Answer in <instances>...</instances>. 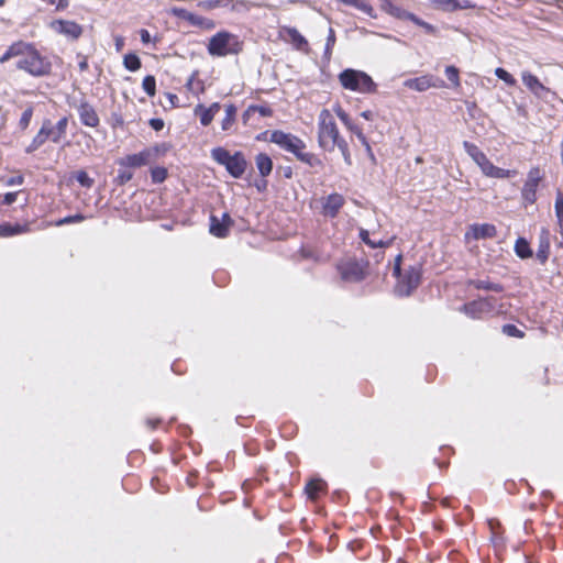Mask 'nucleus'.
Wrapping results in <instances>:
<instances>
[{"label":"nucleus","instance_id":"dca6fc26","mask_svg":"<svg viewBox=\"0 0 563 563\" xmlns=\"http://www.w3.org/2000/svg\"><path fill=\"white\" fill-rule=\"evenodd\" d=\"M344 202L342 195L336 192L329 195L322 200V214L328 218L336 217Z\"/></svg>","mask_w":563,"mask_h":563},{"label":"nucleus","instance_id":"c85d7f7f","mask_svg":"<svg viewBox=\"0 0 563 563\" xmlns=\"http://www.w3.org/2000/svg\"><path fill=\"white\" fill-rule=\"evenodd\" d=\"M325 484L321 479H311L306 485V493L312 500L317 499L320 492L324 489Z\"/></svg>","mask_w":563,"mask_h":563},{"label":"nucleus","instance_id":"3c124183","mask_svg":"<svg viewBox=\"0 0 563 563\" xmlns=\"http://www.w3.org/2000/svg\"><path fill=\"white\" fill-rule=\"evenodd\" d=\"M132 177H133V174L130 172H126V170H121L118 175L119 183L122 185L130 181L132 179Z\"/></svg>","mask_w":563,"mask_h":563},{"label":"nucleus","instance_id":"0e129e2a","mask_svg":"<svg viewBox=\"0 0 563 563\" xmlns=\"http://www.w3.org/2000/svg\"><path fill=\"white\" fill-rule=\"evenodd\" d=\"M341 3L345 4V5H350V7H354L356 5V2L357 0H339Z\"/></svg>","mask_w":563,"mask_h":563},{"label":"nucleus","instance_id":"6e6552de","mask_svg":"<svg viewBox=\"0 0 563 563\" xmlns=\"http://www.w3.org/2000/svg\"><path fill=\"white\" fill-rule=\"evenodd\" d=\"M239 42L235 35L229 32H218L208 44V52L212 56H227L239 52Z\"/></svg>","mask_w":563,"mask_h":563},{"label":"nucleus","instance_id":"c03bdc74","mask_svg":"<svg viewBox=\"0 0 563 563\" xmlns=\"http://www.w3.org/2000/svg\"><path fill=\"white\" fill-rule=\"evenodd\" d=\"M503 332L505 334H507L508 336H514V338H522L523 336V332L521 330H519L514 324H505L503 327Z\"/></svg>","mask_w":563,"mask_h":563},{"label":"nucleus","instance_id":"ea45409f","mask_svg":"<svg viewBox=\"0 0 563 563\" xmlns=\"http://www.w3.org/2000/svg\"><path fill=\"white\" fill-rule=\"evenodd\" d=\"M152 180L155 184L163 183L167 177V170L164 167H155L151 170Z\"/></svg>","mask_w":563,"mask_h":563},{"label":"nucleus","instance_id":"7ed1b4c3","mask_svg":"<svg viewBox=\"0 0 563 563\" xmlns=\"http://www.w3.org/2000/svg\"><path fill=\"white\" fill-rule=\"evenodd\" d=\"M341 141L334 117L328 109H322L318 115V144L328 152H332Z\"/></svg>","mask_w":563,"mask_h":563},{"label":"nucleus","instance_id":"5701e85b","mask_svg":"<svg viewBox=\"0 0 563 563\" xmlns=\"http://www.w3.org/2000/svg\"><path fill=\"white\" fill-rule=\"evenodd\" d=\"M255 164H256L258 173L262 177H266L272 173L273 161L267 154H265V153L257 154L255 157Z\"/></svg>","mask_w":563,"mask_h":563},{"label":"nucleus","instance_id":"20e7f679","mask_svg":"<svg viewBox=\"0 0 563 563\" xmlns=\"http://www.w3.org/2000/svg\"><path fill=\"white\" fill-rule=\"evenodd\" d=\"M68 126V118L63 117L55 125L49 120H44L37 134L30 145L25 148L26 153H33L40 148L47 140L53 143H59L65 137Z\"/></svg>","mask_w":563,"mask_h":563},{"label":"nucleus","instance_id":"09e8293b","mask_svg":"<svg viewBox=\"0 0 563 563\" xmlns=\"http://www.w3.org/2000/svg\"><path fill=\"white\" fill-rule=\"evenodd\" d=\"M355 8L357 10L364 12L365 14H367L371 18L375 16L374 15V9L372 8V5L368 4L367 2L363 1V0H357Z\"/></svg>","mask_w":563,"mask_h":563},{"label":"nucleus","instance_id":"8fccbe9b","mask_svg":"<svg viewBox=\"0 0 563 563\" xmlns=\"http://www.w3.org/2000/svg\"><path fill=\"white\" fill-rule=\"evenodd\" d=\"M555 214L558 220H562L563 218V195L561 192L558 194L555 199Z\"/></svg>","mask_w":563,"mask_h":563},{"label":"nucleus","instance_id":"39448f33","mask_svg":"<svg viewBox=\"0 0 563 563\" xmlns=\"http://www.w3.org/2000/svg\"><path fill=\"white\" fill-rule=\"evenodd\" d=\"M211 157L219 165L224 166L233 178H240L245 173L247 163L241 152L231 154L224 147L219 146L211 150Z\"/></svg>","mask_w":563,"mask_h":563},{"label":"nucleus","instance_id":"13d9d810","mask_svg":"<svg viewBox=\"0 0 563 563\" xmlns=\"http://www.w3.org/2000/svg\"><path fill=\"white\" fill-rule=\"evenodd\" d=\"M114 46H115V51L119 53L123 49L124 47V38L120 35H117L114 37Z\"/></svg>","mask_w":563,"mask_h":563},{"label":"nucleus","instance_id":"9b49d317","mask_svg":"<svg viewBox=\"0 0 563 563\" xmlns=\"http://www.w3.org/2000/svg\"><path fill=\"white\" fill-rule=\"evenodd\" d=\"M404 86L409 89L422 92L429 88H444L445 82L444 80L432 75H423L421 77L406 79L404 81Z\"/></svg>","mask_w":563,"mask_h":563},{"label":"nucleus","instance_id":"c756f323","mask_svg":"<svg viewBox=\"0 0 563 563\" xmlns=\"http://www.w3.org/2000/svg\"><path fill=\"white\" fill-rule=\"evenodd\" d=\"M399 19L400 20H410L416 25L423 27L427 33H433L434 32V26L433 25H431L428 22H424L423 20L419 19L413 13H410V12H408L406 10L404 11V14H401V16Z\"/></svg>","mask_w":563,"mask_h":563},{"label":"nucleus","instance_id":"774afa93","mask_svg":"<svg viewBox=\"0 0 563 563\" xmlns=\"http://www.w3.org/2000/svg\"><path fill=\"white\" fill-rule=\"evenodd\" d=\"M556 246L560 247V249H563V236H561L558 241H556Z\"/></svg>","mask_w":563,"mask_h":563},{"label":"nucleus","instance_id":"4c0bfd02","mask_svg":"<svg viewBox=\"0 0 563 563\" xmlns=\"http://www.w3.org/2000/svg\"><path fill=\"white\" fill-rule=\"evenodd\" d=\"M142 87L144 91L150 96L153 97L156 91V80L154 76H146L143 79Z\"/></svg>","mask_w":563,"mask_h":563},{"label":"nucleus","instance_id":"0eeeda50","mask_svg":"<svg viewBox=\"0 0 563 563\" xmlns=\"http://www.w3.org/2000/svg\"><path fill=\"white\" fill-rule=\"evenodd\" d=\"M401 255H398L395 261L394 275L397 276L398 283L395 287V292L398 296H409L411 291L418 287L421 278V273L418 267H410L401 275L400 271Z\"/></svg>","mask_w":563,"mask_h":563},{"label":"nucleus","instance_id":"1a4fd4ad","mask_svg":"<svg viewBox=\"0 0 563 563\" xmlns=\"http://www.w3.org/2000/svg\"><path fill=\"white\" fill-rule=\"evenodd\" d=\"M158 152H159V150L157 146L147 147L139 153L126 155L125 157H123L119 161V164L121 166L131 167V168L146 166L156 161V158L158 156Z\"/></svg>","mask_w":563,"mask_h":563},{"label":"nucleus","instance_id":"4d7b16f0","mask_svg":"<svg viewBox=\"0 0 563 563\" xmlns=\"http://www.w3.org/2000/svg\"><path fill=\"white\" fill-rule=\"evenodd\" d=\"M18 192H7L3 197L4 205H11L16 200Z\"/></svg>","mask_w":563,"mask_h":563},{"label":"nucleus","instance_id":"9d476101","mask_svg":"<svg viewBox=\"0 0 563 563\" xmlns=\"http://www.w3.org/2000/svg\"><path fill=\"white\" fill-rule=\"evenodd\" d=\"M494 302V297L481 298L463 305L461 311L473 319H478L484 314L490 313L495 310Z\"/></svg>","mask_w":563,"mask_h":563},{"label":"nucleus","instance_id":"f257e3e1","mask_svg":"<svg viewBox=\"0 0 563 563\" xmlns=\"http://www.w3.org/2000/svg\"><path fill=\"white\" fill-rule=\"evenodd\" d=\"M10 59L15 60V67L33 77H43L51 73L52 64L33 44L18 41L11 44L0 57L3 64Z\"/></svg>","mask_w":563,"mask_h":563},{"label":"nucleus","instance_id":"a18cd8bd","mask_svg":"<svg viewBox=\"0 0 563 563\" xmlns=\"http://www.w3.org/2000/svg\"><path fill=\"white\" fill-rule=\"evenodd\" d=\"M335 147H338L340 150L345 163L351 165V154L349 151L347 142L345 140L341 141L338 145H335Z\"/></svg>","mask_w":563,"mask_h":563},{"label":"nucleus","instance_id":"4468645a","mask_svg":"<svg viewBox=\"0 0 563 563\" xmlns=\"http://www.w3.org/2000/svg\"><path fill=\"white\" fill-rule=\"evenodd\" d=\"M341 278L345 282H360L364 278L363 267L355 261H345L338 266Z\"/></svg>","mask_w":563,"mask_h":563},{"label":"nucleus","instance_id":"5fc2aeb1","mask_svg":"<svg viewBox=\"0 0 563 563\" xmlns=\"http://www.w3.org/2000/svg\"><path fill=\"white\" fill-rule=\"evenodd\" d=\"M221 221L222 224H225V228H228V231L230 230V228L233 225V220L232 218L230 217L229 213L224 212L221 217V219H219Z\"/></svg>","mask_w":563,"mask_h":563},{"label":"nucleus","instance_id":"ddd939ff","mask_svg":"<svg viewBox=\"0 0 563 563\" xmlns=\"http://www.w3.org/2000/svg\"><path fill=\"white\" fill-rule=\"evenodd\" d=\"M80 122L89 128H97L99 125L100 119L99 115L92 104L87 102L86 100H80V102L76 106Z\"/></svg>","mask_w":563,"mask_h":563},{"label":"nucleus","instance_id":"412c9836","mask_svg":"<svg viewBox=\"0 0 563 563\" xmlns=\"http://www.w3.org/2000/svg\"><path fill=\"white\" fill-rule=\"evenodd\" d=\"M285 34L287 35V41H289L292 46L301 52H308V42L307 40L298 32L295 27H285Z\"/></svg>","mask_w":563,"mask_h":563},{"label":"nucleus","instance_id":"cd10ccee","mask_svg":"<svg viewBox=\"0 0 563 563\" xmlns=\"http://www.w3.org/2000/svg\"><path fill=\"white\" fill-rule=\"evenodd\" d=\"M515 252L520 258H529L532 256V250L528 241L523 238H519L515 243Z\"/></svg>","mask_w":563,"mask_h":563},{"label":"nucleus","instance_id":"2f4dec72","mask_svg":"<svg viewBox=\"0 0 563 563\" xmlns=\"http://www.w3.org/2000/svg\"><path fill=\"white\" fill-rule=\"evenodd\" d=\"M380 1V8L383 11L388 13L389 15L399 19L401 14H404V9L400 7H397L393 3L391 0H379Z\"/></svg>","mask_w":563,"mask_h":563},{"label":"nucleus","instance_id":"37998d69","mask_svg":"<svg viewBox=\"0 0 563 563\" xmlns=\"http://www.w3.org/2000/svg\"><path fill=\"white\" fill-rule=\"evenodd\" d=\"M85 220V217L80 213H77V214H74V216H68V217H65L63 219H59L57 222H56V225L57 227H62L64 224H69V223H77V222H81Z\"/></svg>","mask_w":563,"mask_h":563},{"label":"nucleus","instance_id":"de8ad7c7","mask_svg":"<svg viewBox=\"0 0 563 563\" xmlns=\"http://www.w3.org/2000/svg\"><path fill=\"white\" fill-rule=\"evenodd\" d=\"M335 43V34H334V31L333 29H329V34H328V37H327V43H325V49H324V55L325 56H329L331 55V51H332V47Z\"/></svg>","mask_w":563,"mask_h":563},{"label":"nucleus","instance_id":"423d86ee","mask_svg":"<svg viewBox=\"0 0 563 563\" xmlns=\"http://www.w3.org/2000/svg\"><path fill=\"white\" fill-rule=\"evenodd\" d=\"M340 84L343 88L360 93H369L375 91V82L364 71L356 69H345L339 75Z\"/></svg>","mask_w":563,"mask_h":563},{"label":"nucleus","instance_id":"6e6d98bb","mask_svg":"<svg viewBox=\"0 0 563 563\" xmlns=\"http://www.w3.org/2000/svg\"><path fill=\"white\" fill-rule=\"evenodd\" d=\"M150 125L155 131H161L164 128V121L162 119H151L150 120Z\"/></svg>","mask_w":563,"mask_h":563},{"label":"nucleus","instance_id":"680f3d73","mask_svg":"<svg viewBox=\"0 0 563 563\" xmlns=\"http://www.w3.org/2000/svg\"><path fill=\"white\" fill-rule=\"evenodd\" d=\"M357 139L365 145H367L366 137L364 136L362 130L358 126H355L354 131H352Z\"/></svg>","mask_w":563,"mask_h":563},{"label":"nucleus","instance_id":"864d4df0","mask_svg":"<svg viewBox=\"0 0 563 563\" xmlns=\"http://www.w3.org/2000/svg\"><path fill=\"white\" fill-rule=\"evenodd\" d=\"M49 4L54 5L57 10L65 9L68 5V0H47Z\"/></svg>","mask_w":563,"mask_h":563},{"label":"nucleus","instance_id":"f8f14e48","mask_svg":"<svg viewBox=\"0 0 563 563\" xmlns=\"http://www.w3.org/2000/svg\"><path fill=\"white\" fill-rule=\"evenodd\" d=\"M542 179L541 172L538 167L531 168L528 173L527 180L522 187L521 196L526 203H533L537 200V189Z\"/></svg>","mask_w":563,"mask_h":563},{"label":"nucleus","instance_id":"052dcab7","mask_svg":"<svg viewBox=\"0 0 563 563\" xmlns=\"http://www.w3.org/2000/svg\"><path fill=\"white\" fill-rule=\"evenodd\" d=\"M140 36H141L142 43L147 44V43L151 42V34H150V32L147 30L142 29L140 31Z\"/></svg>","mask_w":563,"mask_h":563},{"label":"nucleus","instance_id":"49530a36","mask_svg":"<svg viewBox=\"0 0 563 563\" xmlns=\"http://www.w3.org/2000/svg\"><path fill=\"white\" fill-rule=\"evenodd\" d=\"M511 175V170L499 168L494 165L489 177L492 178H508Z\"/></svg>","mask_w":563,"mask_h":563},{"label":"nucleus","instance_id":"a878e982","mask_svg":"<svg viewBox=\"0 0 563 563\" xmlns=\"http://www.w3.org/2000/svg\"><path fill=\"white\" fill-rule=\"evenodd\" d=\"M236 107L232 103L225 106V117L221 122L223 131H230L235 122Z\"/></svg>","mask_w":563,"mask_h":563},{"label":"nucleus","instance_id":"6ab92c4d","mask_svg":"<svg viewBox=\"0 0 563 563\" xmlns=\"http://www.w3.org/2000/svg\"><path fill=\"white\" fill-rule=\"evenodd\" d=\"M497 234V229L494 224L490 223H482V224H473L470 227L466 236H472L474 240L481 239H493Z\"/></svg>","mask_w":563,"mask_h":563},{"label":"nucleus","instance_id":"79ce46f5","mask_svg":"<svg viewBox=\"0 0 563 563\" xmlns=\"http://www.w3.org/2000/svg\"><path fill=\"white\" fill-rule=\"evenodd\" d=\"M76 180L86 188H90L93 185V179L89 177V175L85 170H79L76 174Z\"/></svg>","mask_w":563,"mask_h":563},{"label":"nucleus","instance_id":"e433bc0d","mask_svg":"<svg viewBox=\"0 0 563 563\" xmlns=\"http://www.w3.org/2000/svg\"><path fill=\"white\" fill-rule=\"evenodd\" d=\"M231 0H203L200 2V7L207 10L216 8H228Z\"/></svg>","mask_w":563,"mask_h":563},{"label":"nucleus","instance_id":"f704fd0d","mask_svg":"<svg viewBox=\"0 0 563 563\" xmlns=\"http://www.w3.org/2000/svg\"><path fill=\"white\" fill-rule=\"evenodd\" d=\"M338 118L342 121V123L350 130L354 131L355 124L351 121L349 114L341 108V106L335 104L333 108Z\"/></svg>","mask_w":563,"mask_h":563},{"label":"nucleus","instance_id":"a211bd4d","mask_svg":"<svg viewBox=\"0 0 563 563\" xmlns=\"http://www.w3.org/2000/svg\"><path fill=\"white\" fill-rule=\"evenodd\" d=\"M550 242H551V234L549 229L542 228L540 230L539 236H538V250H537V260L541 264H545V262L549 258L550 255Z\"/></svg>","mask_w":563,"mask_h":563},{"label":"nucleus","instance_id":"4be33fe9","mask_svg":"<svg viewBox=\"0 0 563 563\" xmlns=\"http://www.w3.org/2000/svg\"><path fill=\"white\" fill-rule=\"evenodd\" d=\"M463 147L478 167L488 161L486 154L482 152L475 144L468 141H464Z\"/></svg>","mask_w":563,"mask_h":563},{"label":"nucleus","instance_id":"bf43d9fd","mask_svg":"<svg viewBox=\"0 0 563 563\" xmlns=\"http://www.w3.org/2000/svg\"><path fill=\"white\" fill-rule=\"evenodd\" d=\"M24 178L22 176H14L7 180L8 186H15L21 185L23 183Z\"/></svg>","mask_w":563,"mask_h":563},{"label":"nucleus","instance_id":"f03ea898","mask_svg":"<svg viewBox=\"0 0 563 563\" xmlns=\"http://www.w3.org/2000/svg\"><path fill=\"white\" fill-rule=\"evenodd\" d=\"M269 140L280 148L294 154L297 159L310 167L322 165L321 159L316 154L305 152L306 143L294 134L285 133L283 131H273Z\"/></svg>","mask_w":563,"mask_h":563},{"label":"nucleus","instance_id":"393cba45","mask_svg":"<svg viewBox=\"0 0 563 563\" xmlns=\"http://www.w3.org/2000/svg\"><path fill=\"white\" fill-rule=\"evenodd\" d=\"M29 231L27 224H10L2 223L0 224V236H12L22 234Z\"/></svg>","mask_w":563,"mask_h":563},{"label":"nucleus","instance_id":"7c9ffc66","mask_svg":"<svg viewBox=\"0 0 563 563\" xmlns=\"http://www.w3.org/2000/svg\"><path fill=\"white\" fill-rule=\"evenodd\" d=\"M472 286H474L476 289H484V290H490L495 292H500L504 290V287L500 284L492 283L489 280H472L470 283Z\"/></svg>","mask_w":563,"mask_h":563},{"label":"nucleus","instance_id":"e2e57ef3","mask_svg":"<svg viewBox=\"0 0 563 563\" xmlns=\"http://www.w3.org/2000/svg\"><path fill=\"white\" fill-rule=\"evenodd\" d=\"M78 67H79L80 71H85V70H87V68H88V60H87V57L81 56V59H80V62L78 63Z\"/></svg>","mask_w":563,"mask_h":563},{"label":"nucleus","instance_id":"69168bd1","mask_svg":"<svg viewBox=\"0 0 563 563\" xmlns=\"http://www.w3.org/2000/svg\"><path fill=\"white\" fill-rule=\"evenodd\" d=\"M361 115H362L364 119L369 120V119H372V115H373V114H372V112H371V111L366 110V111H363V112L361 113Z\"/></svg>","mask_w":563,"mask_h":563},{"label":"nucleus","instance_id":"bb28decb","mask_svg":"<svg viewBox=\"0 0 563 563\" xmlns=\"http://www.w3.org/2000/svg\"><path fill=\"white\" fill-rule=\"evenodd\" d=\"M210 233L217 238H225L229 234V231L228 228H225V224H222L216 216H211Z\"/></svg>","mask_w":563,"mask_h":563},{"label":"nucleus","instance_id":"603ef678","mask_svg":"<svg viewBox=\"0 0 563 563\" xmlns=\"http://www.w3.org/2000/svg\"><path fill=\"white\" fill-rule=\"evenodd\" d=\"M494 167V164L488 159L486 161V163H484L483 165L479 166L482 173L489 177L490 173H492V169Z\"/></svg>","mask_w":563,"mask_h":563},{"label":"nucleus","instance_id":"aec40b11","mask_svg":"<svg viewBox=\"0 0 563 563\" xmlns=\"http://www.w3.org/2000/svg\"><path fill=\"white\" fill-rule=\"evenodd\" d=\"M220 108L221 106L219 102H213L208 108H206L203 104H197L194 111L196 115H199L200 123L203 126H208L212 122L214 115L219 112Z\"/></svg>","mask_w":563,"mask_h":563},{"label":"nucleus","instance_id":"72a5a7b5","mask_svg":"<svg viewBox=\"0 0 563 563\" xmlns=\"http://www.w3.org/2000/svg\"><path fill=\"white\" fill-rule=\"evenodd\" d=\"M227 9L236 13H245L250 11L251 3L246 0H231Z\"/></svg>","mask_w":563,"mask_h":563},{"label":"nucleus","instance_id":"b1692460","mask_svg":"<svg viewBox=\"0 0 563 563\" xmlns=\"http://www.w3.org/2000/svg\"><path fill=\"white\" fill-rule=\"evenodd\" d=\"M360 239L366 244L368 245L369 247L372 249H376V247H379V249H385V247H388L391 245L393 241L395 238H390L389 240H378V241H375V240H372L369 238V232L365 229H361L360 230Z\"/></svg>","mask_w":563,"mask_h":563},{"label":"nucleus","instance_id":"473e14b6","mask_svg":"<svg viewBox=\"0 0 563 563\" xmlns=\"http://www.w3.org/2000/svg\"><path fill=\"white\" fill-rule=\"evenodd\" d=\"M124 67L130 71H136L141 68V59L135 54H126L123 58Z\"/></svg>","mask_w":563,"mask_h":563},{"label":"nucleus","instance_id":"2eb2a0df","mask_svg":"<svg viewBox=\"0 0 563 563\" xmlns=\"http://www.w3.org/2000/svg\"><path fill=\"white\" fill-rule=\"evenodd\" d=\"M52 29L56 33L63 34L66 37H69L71 40L78 38L82 33V29L79 24H77L74 21H67V20L53 21Z\"/></svg>","mask_w":563,"mask_h":563},{"label":"nucleus","instance_id":"338daca9","mask_svg":"<svg viewBox=\"0 0 563 563\" xmlns=\"http://www.w3.org/2000/svg\"><path fill=\"white\" fill-rule=\"evenodd\" d=\"M262 115H267L271 111L264 107L256 108Z\"/></svg>","mask_w":563,"mask_h":563},{"label":"nucleus","instance_id":"f3484780","mask_svg":"<svg viewBox=\"0 0 563 563\" xmlns=\"http://www.w3.org/2000/svg\"><path fill=\"white\" fill-rule=\"evenodd\" d=\"M521 79L525 86L538 98H545L550 93V89L545 87L537 76L529 71L521 73Z\"/></svg>","mask_w":563,"mask_h":563},{"label":"nucleus","instance_id":"58836bf2","mask_svg":"<svg viewBox=\"0 0 563 563\" xmlns=\"http://www.w3.org/2000/svg\"><path fill=\"white\" fill-rule=\"evenodd\" d=\"M495 75L497 78L503 80L508 86H515L517 82L516 79L514 78V76L510 75L506 69H504L501 67H498L495 69Z\"/></svg>","mask_w":563,"mask_h":563},{"label":"nucleus","instance_id":"c9c22d12","mask_svg":"<svg viewBox=\"0 0 563 563\" xmlns=\"http://www.w3.org/2000/svg\"><path fill=\"white\" fill-rule=\"evenodd\" d=\"M444 73L448 79L451 81L452 87H460L461 81L459 76V69L455 66H446Z\"/></svg>","mask_w":563,"mask_h":563},{"label":"nucleus","instance_id":"a19ab883","mask_svg":"<svg viewBox=\"0 0 563 563\" xmlns=\"http://www.w3.org/2000/svg\"><path fill=\"white\" fill-rule=\"evenodd\" d=\"M32 117H33V109H32V107H29L27 109H25L23 111V113L20 118L19 126L21 130L24 131L29 128Z\"/></svg>","mask_w":563,"mask_h":563}]
</instances>
